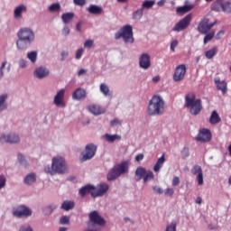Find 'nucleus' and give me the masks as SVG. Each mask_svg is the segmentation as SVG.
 <instances>
[{
	"label": "nucleus",
	"instance_id": "obj_10",
	"mask_svg": "<svg viewBox=\"0 0 231 231\" xmlns=\"http://www.w3.org/2000/svg\"><path fill=\"white\" fill-rule=\"evenodd\" d=\"M215 24H216V22L210 23L208 18H204L199 23L198 31L202 35H205V34H207L208 32H210V30H212V28H214Z\"/></svg>",
	"mask_w": 231,
	"mask_h": 231
},
{
	"label": "nucleus",
	"instance_id": "obj_52",
	"mask_svg": "<svg viewBox=\"0 0 231 231\" xmlns=\"http://www.w3.org/2000/svg\"><path fill=\"white\" fill-rule=\"evenodd\" d=\"M164 194L166 196H170V197L174 196V189H172V188L166 189L165 191H164Z\"/></svg>",
	"mask_w": 231,
	"mask_h": 231
},
{
	"label": "nucleus",
	"instance_id": "obj_25",
	"mask_svg": "<svg viewBox=\"0 0 231 231\" xmlns=\"http://www.w3.org/2000/svg\"><path fill=\"white\" fill-rule=\"evenodd\" d=\"M88 12L89 14H92V15H102V12H104V9H102V7L98 5H90L88 8Z\"/></svg>",
	"mask_w": 231,
	"mask_h": 231
},
{
	"label": "nucleus",
	"instance_id": "obj_8",
	"mask_svg": "<svg viewBox=\"0 0 231 231\" xmlns=\"http://www.w3.org/2000/svg\"><path fill=\"white\" fill-rule=\"evenodd\" d=\"M106 225V220L100 217L98 212L92 211L89 214V222L88 224V228H99L98 226H104Z\"/></svg>",
	"mask_w": 231,
	"mask_h": 231
},
{
	"label": "nucleus",
	"instance_id": "obj_3",
	"mask_svg": "<svg viewBox=\"0 0 231 231\" xmlns=\"http://www.w3.org/2000/svg\"><path fill=\"white\" fill-rule=\"evenodd\" d=\"M165 113V100L160 96H153L148 104V115L158 116Z\"/></svg>",
	"mask_w": 231,
	"mask_h": 231
},
{
	"label": "nucleus",
	"instance_id": "obj_34",
	"mask_svg": "<svg viewBox=\"0 0 231 231\" xmlns=\"http://www.w3.org/2000/svg\"><path fill=\"white\" fill-rule=\"evenodd\" d=\"M6 98H8L7 94H3L0 96V111H5L8 106L6 105Z\"/></svg>",
	"mask_w": 231,
	"mask_h": 231
},
{
	"label": "nucleus",
	"instance_id": "obj_45",
	"mask_svg": "<svg viewBox=\"0 0 231 231\" xmlns=\"http://www.w3.org/2000/svg\"><path fill=\"white\" fill-rule=\"evenodd\" d=\"M154 1L152 0H146L143 3V8H152L154 6Z\"/></svg>",
	"mask_w": 231,
	"mask_h": 231
},
{
	"label": "nucleus",
	"instance_id": "obj_22",
	"mask_svg": "<svg viewBox=\"0 0 231 231\" xmlns=\"http://www.w3.org/2000/svg\"><path fill=\"white\" fill-rule=\"evenodd\" d=\"M88 93L84 88H78L72 94L73 100H84L86 98Z\"/></svg>",
	"mask_w": 231,
	"mask_h": 231
},
{
	"label": "nucleus",
	"instance_id": "obj_46",
	"mask_svg": "<svg viewBox=\"0 0 231 231\" xmlns=\"http://www.w3.org/2000/svg\"><path fill=\"white\" fill-rule=\"evenodd\" d=\"M60 225H69V217L62 216L60 218Z\"/></svg>",
	"mask_w": 231,
	"mask_h": 231
},
{
	"label": "nucleus",
	"instance_id": "obj_60",
	"mask_svg": "<svg viewBox=\"0 0 231 231\" xmlns=\"http://www.w3.org/2000/svg\"><path fill=\"white\" fill-rule=\"evenodd\" d=\"M143 160V153H139L135 156V162H142Z\"/></svg>",
	"mask_w": 231,
	"mask_h": 231
},
{
	"label": "nucleus",
	"instance_id": "obj_13",
	"mask_svg": "<svg viewBox=\"0 0 231 231\" xmlns=\"http://www.w3.org/2000/svg\"><path fill=\"white\" fill-rule=\"evenodd\" d=\"M97 154V145L93 143L87 144L85 147V154L81 158V162H88Z\"/></svg>",
	"mask_w": 231,
	"mask_h": 231
},
{
	"label": "nucleus",
	"instance_id": "obj_5",
	"mask_svg": "<svg viewBox=\"0 0 231 231\" xmlns=\"http://www.w3.org/2000/svg\"><path fill=\"white\" fill-rule=\"evenodd\" d=\"M129 172V162L125 161L120 164L115 165L107 173V180L115 181L116 178H120L122 174H127Z\"/></svg>",
	"mask_w": 231,
	"mask_h": 231
},
{
	"label": "nucleus",
	"instance_id": "obj_42",
	"mask_svg": "<svg viewBox=\"0 0 231 231\" xmlns=\"http://www.w3.org/2000/svg\"><path fill=\"white\" fill-rule=\"evenodd\" d=\"M201 173H203V170L201 169V166H199V165H195L191 169V174H193V176L199 175Z\"/></svg>",
	"mask_w": 231,
	"mask_h": 231
},
{
	"label": "nucleus",
	"instance_id": "obj_37",
	"mask_svg": "<svg viewBox=\"0 0 231 231\" xmlns=\"http://www.w3.org/2000/svg\"><path fill=\"white\" fill-rule=\"evenodd\" d=\"M222 12L224 14H231V2L224 0L223 6H222Z\"/></svg>",
	"mask_w": 231,
	"mask_h": 231
},
{
	"label": "nucleus",
	"instance_id": "obj_20",
	"mask_svg": "<svg viewBox=\"0 0 231 231\" xmlns=\"http://www.w3.org/2000/svg\"><path fill=\"white\" fill-rule=\"evenodd\" d=\"M28 12V7L24 5H20L16 6L14 10V19H23V14H26Z\"/></svg>",
	"mask_w": 231,
	"mask_h": 231
},
{
	"label": "nucleus",
	"instance_id": "obj_14",
	"mask_svg": "<svg viewBox=\"0 0 231 231\" xmlns=\"http://www.w3.org/2000/svg\"><path fill=\"white\" fill-rule=\"evenodd\" d=\"M14 217H30L32 216V209L30 208L21 205L14 212Z\"/></svg>",
	"mask_w": 231,
	"mask_h": 231
},
{
	"label": "nucleus",
	"instance_id": "obj_33",
	"mask_svg": "<svg viewBox=\"0 0 231 231\" xmlns=\"http://www.w3.org/2000/svg\"><path fill=\"white\" fill-rule=\"evenodd\" d=\"M105 140H106V142H109L110 143H113L116 140H122V136L118 135V134H106L104 135Z\"/></svg>",
	"mask_w": 231,
	"mask_h": 231
},
{
	"label": "nucleus",
	"instance_id": "obj_26",
	"mask_svg": "<svg viewBox=\"0 0 231 231\" xmlns=\"http://www.w3.org/2000/svg\"><path fill=\"white\" fill-rule=\"evenodd\" d=\"M220 122L221 117L219 116V114H217V110H213L209 117V124H211V125H216V124H219Z\"/></svg>",
	"mask_w": 231,
	"mask_h": 231
},
{
	"label": "nucleus",
	"instance_id": "obj_64",
	"mask_svg": "<svg viewBox=\"0 0 231 231\" xmlns=\"http://www.w3.org/2000/svg\"><path fill=\"white\" fill-rule=\"evenodd\" d=\"M202 201L203 200L201 199V197H198L195 200V203H197V205H201Z\"/></svg>",
	"mask_w": 231,
	"mask_h": 231
},
{
	"label": "nucleus",
	"instance_id": "obj_24",
	"mask_svg": "<svg viewBox=\"0 0 231 231\" xmlns=\"http://www.w3.org/2000/svg\"><path fill=\"white\" fill-rule=\"evenodd\" d=\"M88 111L92 113V115H96V116L98 115H104V113H106V109L98 105H90L88 106Z\"/></svg>",
	"mask_w": 231,
	"mask_h": 231
},
{
	"label": "nucleus",
	"instance_id": "obj_12",
	"mask_svg": "<svg viewBox=\"0 0 231 231\" xmlns=\"http://www.w3.org/2000/svg\"><path fill=\"white\" fill-rule=\"evenodd\" d=\"M186 73L187 66H185V64H180L177 66L173 74L174 82H181V80L185 79Z\"/></svg>",
	"mask_w": 231,
	"mask_h": 231
},
{
	"label": "nucleus",
	"instance_id": "obj_49",
	"mask_svg": "<svg viewBox=\"0 0 231 231\" xmlns=\"http://www.w3.org/2000/svg\"><path fill=\"white\" fill-rule=\"evenodd\" d=\"M178 44H179V42L178 40H173L171 42V51H176V48L178 47Z\"/></svg>",
	"mask_w": 231,
	"mask_h": 231
},
{
	"label": "nucleus",
	"instance_id": "obj_40",
	"mask_svg": "<svg viewBox=\"0 0 231 231\" xmlns=\"http://www.w3.org/2000/svg\"><path fill=\"white\" fill-rule=\"evenodd\" d=\"M143 16V9H138L133 14V19L140 21V18Z\"/></svg>",
	"mask_w": 231,
	"mask_h": 231
},
{
	"label": "nucleus",
	"instance_id": "obj_18",
	"mask_svg": "<svg viewBox=\"0 0 231 231\" xmlns=\"http://www.w3.org/2000/svg\"><path fill=\"white\" fill-rule=\"evenodd\" d=\"M139 66L142 69H149V68H151V55L148 53L141 54L139 58Z\"/></svg>",
	"mask_w": 231,
	"mask_h": 231
},
{
	"label": "nucleus",
	"instance_id": "obj_50",
	"mask_svg": "<svg viewBox=\"0 0 231 231\" xmlns=\"http://www.w3.org/2000/svg\"><path fill=\"white\" fill-rule=\"evenodd\" d=\"M93 44H95V42L93 40H87L84 43L85 48H93Z\"/></svg>",
	"mask_w": 231,
	"mask_h": 231
},
{
	"label": "nucleus",
	"instance_id": "obj_30",
	"mask_svg": "<svg viewBox=\"0 0 231 231\" xmlns=\"http://www.w3.org/2000/svg\"><path fill=\"white\" fill-rule=\"evenodd\" d=\"M192 8H194L193 5H183L180 7H177L176 12L177 14H179V15H184V14H189V12L192 10Z\"/></svg>",
	"mask_w": 231,
	"mask_h": 231
},
{
	"label": "nucleus",
	"instance_id": "obj_2",
	"mask_svg": "<svg viewBox=\"0 0 231 231\" xmlns=\"http://www.w3.org/2000/svg\"><path fill=\"white\" fill-rule=\"evenodd\" d=\"M184 107L189 109L190 115L193 116H198L201 110L203 109V104L201 99H196V94L189 92L185 96Z\"/></svg>",
	"mask_w": 231,
	"mask_h": 231
},
{
	"label": "nucleus",
	"instance_id": "obj_6",
	"mask_svg": "<svg viewBox=\"0 0 231 231\" xmlns=\"http://www.w3.org/2000/svg\"><path fill=\"white\" fill-rule=\"evenodd\" d=\"M115 39H123L125 42H129L133 44L134 42V37L133 36V26L126 24L120 29V32H116Z\"/></svg>",
	"mask_w": 231,
	"mask_h": 231
},
{
	"label": "nucleus",
	"instance_id": "obj_44",
	"mask_svg": "<svg viewBox=\"0 0 231 231\" xmlns=\"http://www.w3.org/2000/svg\"><path fill=\"white\" fill-rule=\"evenodd\" d=\"M177 225L178 223L175 220L171 221V223L166 226L165 231H176Z\"/></svg>",
	"mask_w": 231,
	"mask_h": 231
},
{
	"label": "nucleus",
	"instance_id": "obj_39",
	"mask_svg": "<svg viewBox=\"0 0 231 231\" xmlns=\"http://www.w3.org/2000/svg\"><path fill=\"white\" fill-rule=\"evenodd\" d=\"M27 59L32 62V64H35L37 62V51H33L27 53Z\"/></svg>",
	"mask_w": 231,
	"mask_h": 231
},
{
	"label": "nucleus",
	"instance_id": "obj_43",
	"mask_svg": "<svg viewBox=\"0 0 231 231\" xmlns=\"http://www.w3.org/2000/svg\"><path fill=\"white\" fill-rule=\"evenodd\" d=\"M57 208V206H48L43 209V214L45 216H50L52 214L53 210Z\"/></svg>",
	"mask_w": 231,
	"mask_h": 231
},
{
	"label": "nucleus",
	"instance_id": "obj_23",
	"mask_svg": "<svg viewBox=\"0 0 231 231\" xmlns=\"http://www.w3.org/2000/svg\"><path fill=\"white\" fill-rule=\"evenodd\" d=\"M48 75H50V69L45 67H40L34 71V77L36 79H45Z\"/></svg>",
	"mask_w": 231,
	"mask_h": 231
},
{
	"label": "nucleus",
	"instance_id": "obj_51",
	"mask_svg": "<svg viewBox=\"0 0 231 231\" xmlns=\"http://www.w3.org/2000/svg\"><path fill=\"white\" fill-rule=\"evenodd\" d=\"M110 125L112 127H116V125H122V123L117 118H115L114 120L110 121Z\"/></svg>",
	"mask_w": 231,
	"mask_h": 231
},
{
	"label": "nucleus",
	"instance_id": "obj_48",
	"mask_svg": "<svg viewBox=\"0 0 231 231\" xmlns=\"http://www.w3.org/2000/svg\"><path fill=\"white\" fill-rule=\"evenodd\" d=\"M6 186V178H5V175H0V189H5Z\"/></svg>",
	"mask_w": 231,
	"mask_h": 231
},
{
	"label": "nucleus",
	"instance_id": "obj_38",
	"mask_svg": "<svg viewBox=\"0 0 231 231\" xmlns=\"http://www.w3.org/2000/svg\"><path fill=\"white\" fill-rule=\"evenodd\" d=\"M215 35H216V32L214 31H211L210 32L206 33L203 41L204 44L210 42V41L214 39Z\"/></svg>",
	"mask_w": 231,
	"mask_h": 231
},
{
	"label": "nucleus",
	"instance_id": "obj_16",
	"mask_svg": "<svg viewBox=\"0 0 231 231\" xmlns=\"http://www.w3.org/2000/svg\"><path fill=\"white\" fill-rule=\"evenodd\" d=\"M109 190V185L106 183H101L97 187H94V191L92 192V198H98L104 196Z\"/></svg>",
	"mask_w": 231,
	"mask_h": 231
},
{
	"label": "nucleus",
	"instance_id": "obj_1",
	"mask_svg": "<svg viewBox=\"0 0 231 231\" xmlns=\"http://www.w3.org/2000/svg\"><path fill=\"white\" fill-rule=\"evenodd\" d=\"M17 37L16 46L18 50L30 48L32 42L35 41V33L28 27L21 28L17 32Z\"/></svg>",
	"mask_w": 231,
	"mask_h": 231
},
{
	"label": "nucleus",
	"instance_id": "obj_54",
	"mask_svg": "<svg viewBox=\"0 0 231 231\" xmlns=\"http://www.w3.org/2000/svg\"><path fill=\"white\" fill-rule=\"evenodd\" d=\"M73 1L76 6H84L86 5V0H73Z\"/></svg>",
	"mask_w": 231,
	"mask_h": 231
},
{
	"label": "nucleus",
	"instance_id": "obj_29",
	"mask_svg": "<svg viewBox=\"0 0 231 231\" xmlns=\"http://www.w3.org/2000/svg\"><path fill=\"white\" fill-rule=\"evenodd\" d=\"M165 163V155L162 154V157H160L157 160V162L155 163V165L153 166V171L155 172H160V169H162V167H163V164Z\"/></svg>",
	"mask_w": 231,
	"mask_h": 231
},
{
	"label": "nucleus",
	"instance_id": "obj_4",
	"mask_svg": "<svg viewBox=\"0 0 231 231\" xmlns=\"http://www.w3.org/2000/svg\"><path fill=\"white\" fill-rule=\"evenodd\" d=\"M68 171V165L66 164V161L62 157H53L51 169L50 167L45 168V172L47 174H65Z\"/></svg>",
	"mask_w": 231,
	"mask_h": 231
},
{
	"label": "nucleus",
	"instance_id": "obj_41",
	"mask_svg": "<svg viewBox=\"0 0 231 231\" xmlns=\"http://www.w3.org/2000/svg\"><path fill=\"white\" fill-rule=\"evenodd\" d=\"M49 12H51V13L60 12V4H59V3L51 4L49 6Z\"/></svg>",
	"mask_w": 231,
	"mask_h": 231
},
{
	"label": "nucleus",
	"instance_id": "obj_58",
	"mask_svg": "<svg viewBox=\"0 0 231 231\" xmlns=\"http://www.w3.org/2000/svg\"><path fill=\"white\" fill-rule=\"evenodd\" d=\"M153 192L154 194H162L163 192V189L158 186H154Z\"/></svg>",
	"mask_w": 231,
	"mask_h": 231
},
{
	"label": "nucleus",
	"instance_id": "obj_32",
	"mask_svg": "<svg viewBox=\"0 0 231 231\" xmlns=\"http://www.w3.org/2000/svg\"><path fill=\"white\" fill-rule=\"evenodd\" d=\"M217 46H214L211 50H208L205 52V57L206 59H214V57H216V55H217Z\"/></svg>",
	"mask_w": 231,
	"mask_h": 231
},
{
	"label": "nucleus",
	"instance_id": "obj_31",
	"mask_svg": "<svg viewBox=\"0 0 231 231\" xmlns=\"http://www.w3.org/2000/svg\"><path fill=\"white\" fill-rule=\"evenodd\" d=\"M73 17H75V14H73V13H64L61 15V19H62V22L64 23V24H68V23H71V21H73Z\"/></svg>",
	"mask_w": 231,
	"mask_h": 231
},
{
	"label": "nucleus",
	"instance_id": "obj_27",
	"mask_svg": "<svg viewBox=\"0 0 231 231\" xmlns=\"http://www.w3.org/2000/svg\"><path fill=\"white\" fill-rule=\"evenodd\" d=\"M60 208L66 212L73 210V208H75V202L71 200H65L62 202Z\"/></svg>",
	"mask_w": 231,
	"mask_h": 231
},
{
	"label": "nucleus",
	"instance_id": "obj_62",
	"mask_svg": "<svg viewBox=\"0 0 231 231\" xmlns=\"http://www.w3.org/2000/svg\"><path fill=\"white\" fill-rule=\"evenodd\" d=\"M86 73H88V70L81 69H79V71L78 72V77H82V75H86Z\"/></svg>",
	"mask_w": 231,
	"mask_h": 231
},
{
	"label": "nucleus",
	"instance_id": "obj_7",
	"mask_svg": "<svg viewBox=\"0 0 231 231\" xmlns=\"http://www.w3.org/2000/svg\"><path fill=\"white\" fill-rule=\"evenodd\" d=\"M135 180L136 181L143 180V183H147V181H152L154 180V173L151 170L147 171L145 168L140 166L135 171Z\"/></svg>",
	"mask_w": 231,
	"mask_h": 231
},
{
	"label": "nucleus",
	"instance_id": "obj_57",
	"mask_svg": "<svg viewBox=\"0 0 231 231\" xmlns=\"http://www.w3.org/2000/svg\"><path fill=\"white\" fill-rule=\"evenodd\" d=\"M180 185V177H174L172 179V187H178Z\"/></svg>",
	"mask_w": 231,
	"mask_h": 231
},
{
	"label": "nucleus",
	"instance_id": "obj_36",
	"mask_svg": "<svg viewBox=\"0 0 231 231\" xmlns=\"http://www.w3.org/2000/svg\"><path fill=\"white\" fill-rule=\"evenodd\" d=\"M100 91L105 97H111V90H109V87H107V85L105 83L100 85Z\"/></svg>",
	"mask_w": 231,
	"mask_h": 231
},
{
	"label": "nucleus",
	"instance_id": "obj_11",
	"mask_svg": "<svg viewBox=\"0 0 231 231\" xmlns=\"http://www.w3.org/2000/svg\"><path fill=\"white\" fill-rule=\"evenodd\" d=\"M210 140H212V133L207 128H201L196 136V141L200 142V143H207Z\"/></svg>",
	"mask_w": 231,
	"mask_h": 231
},
{
	"label": "nucleus",
	"instance_id": "obj_17",
	"mask_svg": "<svg viewBox=\"0 0 231 231\" xmlns=\"http://www.w3.org/2000/svg\"><path fill=\"white\" fill-rule=\"evenodd\" d=\"M19 142H21V138L15 134H4L0 137V143H19Z\"/></svg>",
	"mask_w": 231,
	"mask_h": 231
},
{
	"label": "nucleus",
	"instance_id": "obj_61",
	"mask_svg": "<svg viewBox=\"0 0 231 231\" xmlns=\"http://www.w3.org/2000/svg\"><path fill=\"white\" fill-rule=\"evenodd\" d=\"M77 32H82V22H79L76 25Z\"/></svg>",
	"mask_w": 231,
	"mask_h": 231
},
{
	"label": "nucleus",
	"instance_id": "obj_63",
	"mask_svg": "<svg viewBox=\"0 0 231 231\" xmlns=\"http://www.w3.org/2000/svg\"><path fill=\"white\" fill-rule=\"evenodd\" d=\"M68 55H69L68 51H63L61 52V60H64V59H66V57H68Z\"/></svg>",
	"mask_w": 231,
	"mask_h": 231
},
{
	"label": "nucleus",
	"instance_id": "obj_56",
	"mask_svg": "<svg viewBox=\"0 0 231 231\" xmlns=\"http://www.w3.org/2000/svg\"><path fill=\"white\" fill-rule=\"evenodd\" d=\"M198 185H203V173H199L197 176Z\"/></svg>",
	"mask_w": 231,
	"mask_h": 231
},
{
	"label": "nucleus",
	"instance_id": "obj_35",
	"mask_svg": "<svg viewBox=\"0 0 231 231\" xmlns=\"http://www.w3.org/2000/svg\"><path fill=\"white\" fill-rule=\"evenodd\" d=\"M36 180L35 173H30L25 177L24 183L25 185H32V183H35Z\"/></svg>",
	"mask_w": 231,
	"mask_h": 231
},
{
	"label": "nucleus",
	"instance_id": "obj_9",
	"mask_svg": "<svg viewBox=\"0 0 231 231\" xmlns=\"http://www.w3.org/2000/svg\"><path fill=\"white\" fill-rule=\"evenodd\" d=\"M192 21V14L186 15L183 19L179 21L174 27L172 28L173 32H183V30H187L189 24Z\"/></svg>",
	"mask_w": 231,
	"mask_h": 231
},
{
	"label": "nucleus",
	"instance_id": "obj_59",
	"mask_svg": "<svg viewBox=\"0 0 231 231\" xmlns=\"http://www.w3.org/2000/svg\"><path fill=\"white\" fill-rule=\"evenodd\" d=\"M62 33H63V35H69V27L65 26V27L62 29Z\"/></svg>",
	"mask_w": 231,
	"mask_h": 231
},
{
	"label": "nucleus",
	"instance_id": "obj_55",
	"mask_svg": "<svg viewBox=\"0 0 231 231\" xmlns=\"http://www.w3.org/2000/svg\"><path fill=\"white\" fill-rule=\"evenodd\" d=\"M82 53H84V49H79L76 52V59L79 60L82 58Z\"/></svg>",
	"mask_w": 231,
	"mask_h": 231
},
{
	"label": "nucleus",
	"instance_id": "obj_47",
	"mask_svg": "<svg viewBox=\"0 0 231 231\" xmlns=\"http://www.w3.org/2000/svg\"><path fill=\"white\" fill-rule=\"evenodd\" d=\"M18 162L21 165H24V167L28 165V162H26V159L21 153H18Z\"/></svg>",
	"mask_w": 231,
	"mask_h": 231
},
{
	"label": "nucleus",
	"instance_id": "obj_19",
	"mask_svg": "<svg viewBox=\"0 0 231 231\" xmlns=\"http://www.w3.org/2000/svg\"><path fill=\"white\" fill-rule=\"evenodd\" d=\"M214 82L217 86V91H221L222 95H226V92L228 91V83L225 80L221 81V78L219 77L215 78Z\"/></svg>",
	"mask_w": 231,
	"mask_h": 231
},
{
	"label": "nucleus",
	"instance_id": "obj_21",
	"mask_svg": "<svg viewBox=\"0 0 231 231\" xmlns=\"http://www.w3.org/2000/svg\"><path fill=\"white\" fill-rule=\"evenodd\" d=\"M93 192H95V186L90 184L82 187L79 190V194L81 196V198L88 196V194H91V196H93Z\"/></svg>",
	"mask_w": 231,
	"mask_h": 231
},
{
	"label": "nucleus",
	"instance_id": "obj_15",
	"mask_svg": "<svg viewBox=\"0 0 231 231\" xmlns=\"http://www.w3.org/2000/svg\"><path fill=\"white\" fill-rule=\"evenodd\" d=\"M66 95V89L61 88L57 92L54 97L53 104L56 105L57 107H66V102L64 101V96Z\"/></svg>",
	"mask_w": 231,
	"mask_h": 231
},
{
	"label": "nucleus",
	"instance_id": "obj_28",
	"mask_svg": "<svg viewBox=\"0 0 231 231\" xmlns=\"http://www.w3.org/2000/svg\"><path fill=\"white\" fill-rule=\"evenodd\" d=\"M223 3L224 0H216L211 5V10L213 12H223Z\"/></svg>",
	"mask_w": 231,
	"mask_h": 231
},
{
	"label": "nucleus",
	"instance_id": "obj_53",
	"mask_svg": "<svg viewBox=\"0 0 231 231\" xmlns=\"http://www.w3.org/2000/svg\"><path fill=\"white\" fill-rule=\"evenodd\" d=\"M5 68H6V61H4L0 67V79H3L5 72L3 71V69H5Z\"/></svg>",
	"mask_w": 231,
	"mask_h": 231
}]
</instances>
